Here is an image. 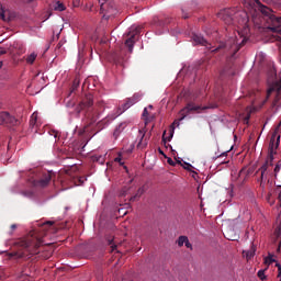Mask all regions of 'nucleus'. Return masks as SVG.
I'll list each match as a JSON object with an SVG mask.
<instances>
[{
  "label": "nucleus",
  "instance_id": "9d476101",
  "mask_svg": "<svg viewBox=\"0 0 281 281\" xmlns=\"http://www.w3.org/2000/svg\"><path fill=\"white\" fill-rule=\"evenodd\" d=\"M18 124H19V120L10 115V113L8 112L0 113V126H16Z\"/></svg>",
  "mask_w": 281,
  "mask_h": 281
},
{
  "label": "nucleus",
  "instance_id": "ea45409f",
  "mask_svg": "<svg viewBox=\"0 0 281 281\" xmlns=\"http://www.w3.org/2000/svg\"><path fill=\"white\" fill-rule=\"evenodd\" d=\"M278 191H279V196H278V199H281V187H278Z\"/></svg>",
  "mask_w": 281,
  "mask_h": 281
},
{
  "label": "nucleus",
  "instance_id": "2eb2a0df",
  "mask_svg": "<svg viewBox=\"0 0 281 281\" xmlns=\"http://www.w3.org/2000/svg\"><path fill=\"white\" fill-rule=\"evenodd\" d=\"M114 63L115 65H120L121 67H124V64L126 63V58H124L123 55H115Z\"/></svg>",
  "mask_w": 281,
  "mask_h": 281
},
{
  "label": "nucleus",
  "instance_id": "6ab92c4d",
  "mask_svg": "<svg viewBox=\"0 0 281 281\" xmlns=\"http://www.w3.org/2000/svg\"><path fill=\"white\" fill-rule=\"evenodd\" d=\"M54 9L57 12H65V4L63 2H60V1H57Z\"/></svg>",
  "mask_w": 281,
  "mask_h": 281
},
{
  "label": "nucleus",
  "instance_id": "f3484780",
  "mask_svg": "<svg viewBox=\"0 0 281 281\" xmlns=\"http://www.w3.org/2000/svg\"><path fill=\"white\" fill-rule=\"evenodd\" d=\"M36 120H37V114L33 113L30 120V126L32 131H34V127L36 126Z\"/></svg>",
  "mask_w": 281,
  "mask_h": 281
},
{
  "label": "nucleus",
  "instance_id": "4c0bfd02",
  "mask_svg": "<svg viewBox=\"0 0 281 281\" xmlns=\"http://www.w3.org/2000/svg\"><path fill=\"white\" fill-rule=\"evenodd\" d=\"M10 229H11V234H12V232H14V229H16V224H12V225L10 226Z\"/></svg>",
  "mask_w": 281,
  "mask_h": 281
},
{
  "label": "nucleus",
  "instance_id": "aec40b11",
  "mask_svg": "<svg viewBox=\"0 0 281 281\" xmlns=\"http://www.w3.org/2000/svg\"><path fill=\"white\" fill-rule=\"evenodd\" d=\"M34 60H36V54L32 53L31 55H29L26 57V63H29V65H34Z\"/></svg>",
  "mask_w": 281,
  "mask_h": 281
},
{
  "label": "nucleus",
  "instance_id": "9b49d317",
  "mask_svg": "<svg viewBox=\"0 0 281 281\" xmlns=\"http://www.w3.org/2000/svg\"><path fill=\"white\" fill-rule=\"evenodd\" d=\"M280 91H281V79L279 81L273 82L268 91H267V99L271 98L272 93H276L274 102H280Z\"/></svg>",
  "mask_w": 281,
  "mask_h": 281
},
{
  "label": "nucleus",
  "instance_id": "79ce46f5",
  "mask_svg": "<svg viewBox=\"0 0 281 281\" xmlns=\"http://www.w3.org/2000/svg\"><path fill=\"white\" fill-rule=\"evenodd\" d=\"M280 249H281V241L279 243L278 248H277L278 254H280Z\"/></svg>",
  "mask_w": 281,
  "mask_h": 281
},
{
  "label": "nucleus",
  "instance_id": "09e8293b",
  "mask_svg": "<svg viewBox=\"0 0 281 281\" xmlns=\"http://www.w3.org/2000/svg\"><path fill=\"white\" fill-rule=\"evenodd\" d=\"M221 157H225V153L221 155Z\"/></svg>",
  "mask_w": 281,
  "mask_h": 281
},
{
  "label": "nucleus",
  "instance_id": "4468645a",
  "mask_svg": "<svg viewBox=\"0 0 281 281\" xmlns=\"http://www.w3.org/2000/svg\"><path fill=\"white\" fill-rule=\"evenodd\" d=\"M125 128H126V123H121L119 126L115 127L114 133H113V136L115 137V139H117V137H120V134Z\"/></svg>",
  "mask_w": 281,
  "mask_h": 281
},
{
  "label": "nucleus",
  "instance_id": "49530a36",
  "mask_svg": "<svg viewBox=\"0 0 281 281\" xmlns=\"http://www.w3.org/2000/svg\"><path fill=\"white\" fill-rule=\"evenodd\" d=\"M1 67H3V61H0V69H1Z\"/></svg>",
  "mask_w": 281,
  "mask_h": 281
},
{
  "label": "nucleus",
  "instance_id": "2f4dec72",
  "mask_svg": "<svg viewBox=\"0 0 281 281\" xmlns=\"http://www.w3.org/2000/svg\"><path fill=\"white\" fill-rule=\"evenodd\" d=\"M167 164H169V166H176L177 162H175V160H172V158H168Z\"/></svg>",
  "mask_w": 281,
  "mask_h": 281
},
{
  "label": "nucleus",
  "instance_id": "4be33fe9",
  "mask_svg": "<svg viewBox=\"0 0 281 281\" xmlns=\"http://www.w3.org/2000/svg\"><path fill=\"white\" fill-rule=\"evenodd\" d=\"M132 100V102H134V104H137V102H139V100H142V94L139 93H135L132 98H130Z\"/></svg>",
  "mask_w": 281,
  "mask_h": 281
},
{
  "label": "nucleus",
  "instance_id": "c9c22d12",
  "mask_svg": "<svg viewBox=\"0 0 281 281\" xmlns=\"http://www.w3.org/2000/svg\"><path fill=\"white\" fill-rule=\"evenodd\" d=\"M143 117H148V108H145L143 111Z\"/></svg>",
  "mask_w": 281,
  "mask_h": 281
},
{
  "label": "nucleus",
  "instance_id": "39448f33",
  "mask_svg": "<svg viewBox=\"0 0 281 281\" xmlns=\"http://www.w3.org/2000/svg\"><path fill=\"white\" fill-rule=\"evenodd\" d=\"M259 10L263 16H267L266 21L269 25V30L278 32V29L281 27V16H277L273 14V10L262 4H260Z\"/></svg>",
  "mask_w": 281,
  "mask_h": 281
},
{
  "label": "nucleus",
  "instance_id": "a19ab883",
  "mask_svg": "<svg viewBox=\"0 0 281 281\" xmlns=\"http://www.w3.org/2000/svg\"><path fill=\"white\" fill-rule=\"evenodd\" d=\"M45 225H54V222H52V221H47L46 223H45Z\"/></svg>",
  "mask_w": 281,
  "mask_h": 281
},
{
  "label": "nucleus",
  "instance_id": "1a4fd4ad",
  "mask_svg": "<svg viewBox=\"0 0 281 281\" xmlns=\"http://www.w3.org/2000/svg\"><path fill=\"white\" fill-rule=\"evenodd\" d=\"M234 14H236L234 9H224L218 12L217 16L224 21L226 25H234L236 23L234 20Z\"/></svg>",
  "mask_w": 281,
  "mask_h": 281
},
{
  "label": "nucleus",
  "instance_id": "a18cd8bd",
  "mask_svg": "<svg viewBox=\"0 0 281 281\" xmlns=\"http://www.w3.org/2000/svg\"><path fill=\"white\" fill-rule=\"evenodd\" d=\"M2 54H5V50H1V52H0V56H2Z\"/></svg>",
  "mask_w": 281,
  "mask_h": 281
},
{
  "label": "nucleus",
  "instance_id": "5701e85b",
  "mask_svg": "<svg viewBox=\"0 0 281 281\" xmlns=\"http://www.w3.org/2000/svg\"><path fill=\"white\" fill-rule=\"evenodd\" d=\"M273 262H276L273 256L269 255L268 257L265 258V265H273Z\"/></svg>",
  "mask_w": 281,
  "mask_h": 281
},
{
  "label": "nucleus",
  "instance_id": "473e14b6",
  "mask_svg": "<svg viewBox=\"0 0 281 281\" xmlns=\"http://www.w3.org/2000/svg\"><path fill=\"white\" fill-rule=\"evenodd\" d=\"M184 245L188 249H192V244L190 243L189 239L186 240Z\"/></svg>",
  "mask_w": 281,
  "mask_h": 281
},
{
  "label": "nucleus",
  "instance_id": "20e7f679",
  "mask_svg": "<svg viewBox=\"0 0 281 281\" xmlns=\"http://www.w3.org/2000/svg\"><path fill=\"white\" fill-rule=\"evenodd\" d=\"M207 109H210V108L198 105L194 102L187 103V105L179 112L180 119L173 121L172 130H171L170 136L168 138H166V136H165L166 132H164V135H162L164 144H166L167 139H168V142H170V139H172V135H175V126H179V122H182V120H186V117H188V115H190V113H201V111H207Z\"/></svg>",
  "mask_w": 281,
  "mask_h": 281
},
{
  "label": "nucleus",
  "instance_id": "f704fd0d",
  "mask_svg": "<svg viewBox=\"0 0 281 281\" xmlns=\"http://www.w3.org/2000/svg\"><path fill=\"white\" fill-rule=\"evenodd\" d=\"M247 23H249V19L244 18L241 21V25L245 27V25H247Z\"/></svg>",
  "mask_w": 281,
  "mask_h": 281
},
{
  "label": "nucleus",
  "instance_id": "7c9ffc66",
  "mask_svg": "<svg viewBox=\"0 0 281 281\" xmlns=\"http://www.w3.org/2000/svg\"><path fill=\"white\" fill-rule=\"evenodd\" d=\"M276 267L278 268V278H280V281H281V265L280 263H277Z\"/></svg>",
  "mask_w": 281,
  "mask_h": 281
},
{
  "label": "nucleus",
  "instance_id": "3c124183",
  "mask_svg": "<svg viewBox=\"0 0 281 281\" xmlns=\"http://www.w3.org/2000/svg\"><path fill=\"white\" fill-rule=\"evenodd\" d=\"M29 1H34V0H29Z\"/></svg>",
  "mask_w": 281,
  "mask_h": 281
},
{
  "label": "nucleus",
  "instance_id": "ddd939ff",
  "mask_svg": "<svg viewBox=\"0 0 281 281\" xmlns=\"http://www.w3.org/2000/svg\"><path fill=\"white\" fill-rule=\"evenodd\" d=\"M139 133L142 135V137L137 144V148L144 149L148 146V138H144V137H146V134L144 133V131L139 130Z\"/></svg>",
  "mask_w": 281,
  "mask_h": 281
},
{
  "label": "nucleus",
  "instance_id": "f03ea898",
  "mask_svg": "<svg viewBox=\"0 0 281 281\" xmlns=\"http://www.w3.org/2000/svg\"><path fill=\"white\" fill-rule=\"evenodd\" d=\"M191 38L195 45H202L203 47H206V49L212 54H216L221 52V49H225V52H233V54H238V52L240 50V45H238V41L236 40V37H231L225 43L220 42V44L215 48L201 34L193 33Z\"/></svg>",
  "mask_w": 281,
  "mask_h": 281
},
{
  "label": "nucleus",
  "instance_id": "c03bdc74",
  "mask_svg": "<svg viewBox=\"0 0 281 281\" xmlns=\"http://www.w3.org/2000/svg\"><path fill=\"white\" fill-rule=\"evenodd\" d=\"M135 199H137V195L131 198V201H135Z\"/></svg>",
  "mask_w": 281,
  "mask_h": 281
},
{
  "label": "nucleus",
  "instance_id": "cd10ccee",
  "mask_svg": "<svg viewBox=\"0 0 281 281\" xmlns=\"http://www.w3.org/2000/svg\"><path fill=\"white\" fill-rule=\"evenodd\" d=\"M78 87H80V80L75 79L72 83V89L76 90Z\"/></svg>",
  "mask_w": 281,
  "mask_h": 281
},
{
  "label": "nucleus",
  "instance_id": "c85d7f7f",
  "mask_svg": "<svg viewBox=\"0 0 281 281\" xmlns=\"http://www.w3.org/2000/svg\"><path fill=\"white\" fill-rule=\"evenodd\" d=\"M183 168L184 170H192V165H190L189 162H184Z\"/></svg>",
  "mask_w": 281,
  "mask_h": 281
},
{
  "label": "nucleus",
  "instance_id": "e433bc0d",
  "mask_svg": "<svg viewBox=\"0 0 281 281\" xmlns=\"http://www.w3.org/2000/svg\"><path fill=\"white\" fill-rule=\"evenodd\" d=\"M250 117H251V114H247V115L245 116V122H246V124L249 123Z\"/></svg>",
  "mask_w": 281,
  "mask_h": 281
},
{
  "label": "nucleus",
  "instance_id": "393cba45",
  "mask_svg": "<svg viewBox=\"0 0 281 281\" xmlns=\"http://www.w3.org/2000/svg\"><path fill=\"white\" fill-rule=\"evenodd\" d=\"M0 19H2V21H8V19L5 18V10H3V7H0Z\"/></svg>",
  "mask_w": 281,
  "mask_h": 281
},
{
  "label": "nucleus",
  "instance_id": "8fccbe9b",
  "mask_svg": "<svg viewBox=\"0 0 281 281\" xmlns=\"http://www.w3.org/2000/svg\"><path fill=\"white\" fill-rule=\"evenodd\" d=\"M236 16H240V14L236 13Z\"/></svg>",
  "mask_w": 281,
  "mask_h": 281
},
{
  "label": "nucleus",
  "instance_id": "37998d69",
  "mask_svg": "<svg viewBox=\"0 0 281 281\" xmlns=\"http://www.w3.org/2000/svg\"><path fill=\"white\" fill-rule=\"evenodd\" d=\"M182 18H183V19H189L190 15H189V14H183Z\"/></svg>",
  "mask_w": 281,
  "mask_h": 281
},
{
  "label": "nucleus",
  "instance_id": "58836bf2",
  "mask_svg": "<svg viewBox=\"0 0 281 281\" xmlns=\"http://www.w3.org/2000/svg\"><path fill=\"white\" fill-rule=\"evenodd\" d=\"M138 194H144V188L138 189Z\"/></svg>",
  "mask_w": 281,
  "mask_h": 281
},
{
  "label": "nucleus",
  "instance_id": "b1692460",
  "mask_svg": "<svg viewBox=\"0 0 281 281\" xmlns=\"http://www.w3.org/2000/svg\"><path fill=\"white\" fill-rule=\"evenodd\" d=\"M258 278L262 281L267 280V276H265V270H259L257 273Z\"/></svg>",
  "mask_w": 281,
  "mask_h": 281
},
{
  "label": "nucleus",
  "instance_id": "0eeeda50",
  "mask_svg": "<svg viewBox=\"0 0 281 281\" xmlns=\"http://www.w3.org/2000/svg\"><path fill=\"white\" fill-rule=\"evenodd\" d=\"M134 101L128 98L126 99L125 103L119 108V111L116 114H109L104 120L100 121L97 126L98 128H100V131H102V128H104V126H102V124H106V122H113V120H115V117H119V115H122V113H124V111H128V109H131V106H133Z\"/></svg>",
  "mask_w": 281,
  "mask_h": 281
},
{
  "label": "nucleus",
  "instance_id": "7ed1b4c3",
  "mask_svg": "<svg viewBox=\"0 0 281 281\" xmlns=\"http://www.w3.org/2000/svg\"><path fill=\"white\" fill-rule=\"evenodd\" d=\"M19 245L23 250L12 252L11 256H15V258H27L29 256L41 254L43 239L35 232H32L26 239L20 240Z\"/></svg>",
  "mask_w": 281,
  "mask_h": 281
},
{
  "label": "nucleus",
  "instance_id": "bb28decb",
  "mask_svg": "<svg viewBox=\"0 0 281 281\" xmlns=\"http://www.w3.org/2000/svg\"><path fill=\"white\" fill-rule=\"evenodd\" d=\"M114 161H115L116 164H120V166H124V161H122V155H121V154H119V157H116V158L114 159Z\"/></svg>",
  "mask_w": 281,
  "mask_h": 281
},
{
  "label": "nucleus",
  "instance_id": "dca6fc26",
  "mask_svg": "<svg viewBox=\"0 0 281 281\" xmlns=\"http://www.w3.org/2000/svg\"><path fill=\"white\" fill-rule=\"evenodd\" d=\"M108 245L111 247V251H115V249H117V241L115 238H108Z\"/></svg>",
  "mask_w": 281,
  "mask_h": 281
},
{
  "label": "nucleus",
  "instance_id": "de8ad7c7",
  "mask_svg": "<svg viewBox=\"0 0 281 281\" xmlns=\"http://www.w3.org/2000/svg\"><path fill=\"white\" fill-rule=\"evenodd\" d=\"M146 124H148V119H145Z\"/></svg>",
  "mask_w": 281,
  "mask_h": 281
},
{
  "label": "nucleus",
  "instance_id": "412c9836",
  "mask_svg": "<svg viewBox=\"0 0 281 281\" xmlns=\"http://www.w3.org/2000/svg\"><path fill=\"white\" fill-rule=\"evenodd\" d=\"M187 240H188V236H180L178 238V247H183V245H186Z\"/></svg>",
  "mask_w": 281,
  "mask_h": 281
},
{
  "label": "nucleus",
  "instance_id": "c756f323",
  "mask_svg": "<svg viewBox=\"0 0 281 281\" xmlns=\"http://www.w3.org/2000/svg\"><path fill=\"white\" fill-rule=\"evenodd\" d=\"M274 235L277 236V238L279 236H281V226H279L276 231H274Z\"/></svg>",
  "mask_w": 281,
  "mask_h": 281
},
{
  "label": "nucleus",
  "instance_id": "6e6552de",
  "mask_svg": "<svg viewBox=\"0 0 281 281\" xmlns=\"http://www.w3.org/2000/svg\"><path fill=\"white\" fill-rule=\"evenodd\" d=\"M142 34V26H132L126 34L125 45L128 48L130 54H133V47H135V36Z\"/></svg>",
  "mask_w": 281,
  "mask_h": 281
},
{
  "label": "nucleus",
  "instance_id": "a878e982",
  "mask_svg": "<svg viewBox=\"0 0 281 281\" xmlns=\"http://www.w3.org/2000/svg\"><path fill=\"white\" fill-rule=\"evenodd\" d=\"M281 170V160L274 167V177H278V172Z\"/></svg>",
  "mask_w": 281,
  "mask_h": 281
},
{
  "label": "nucleus",
  "instance_id": "a211bd4d",
  "mask_svg": "<svg viewBox=\"0 0 281 281\" xmlns=\"http://www.w3.org/2000/svg\"><path fill=\"white\" fill-rule=\"evenodd\" d=\"M92 161L97 162V164H104V156L100 155H94L92 156Z\"/></svg>",
  "mask_w": 281,
  "mask_h": 281
},
{
  "label": "nucleus",
  "instance_id": "f8f14e48",
  "mask_svg": "<svg viewBox=\"0 0 281 281\" xmlns=\"http://www.w3.org/2000/svg\"><path fill=\"white\" fill-rule=\"evenodd\" d=\"M49 181H52V172H45L43 177L38 180L33 181L34 188H47L49 186Z\"/></svg>",
  "mask_w": 281,
  "mask_h": 281
},
{
  "label": "nucleus",
  "instance_id": "72a5a7b5",
  "mask_svg": "<svg viewBox=\"0 0 281 281\" xmlns=\"http://www.w3.org/2000/svg\"><path fill=\"white\" fill-rule=\"evenodd\" d=\"M254 254H256V250L248 251L246 256L247 258H254Z\"/></svg>",
  "mask_w": 281,
  "mask_h": 281
},
{
  "label": "nucleus",
  "instance_id": "423d86ee",
  "mask_svg": "<svg viewBox=\"0 0 281 281\" xmlns=\"http://www.w3.org/2000/svg\"><path fill=\"white\" fill-rule=\"evenodd\" d=\"M101 14H103V19L109 20L112 16L117 14V8L115 7V1L113 0H99Z\"/></svg>",
  "mask_w": 281,
  "mask_h": 281
},
{
  "label": "nucleus",
  "instance_id": "f257e3e1",
  "mask_svg": "<svg viewBox=\"0 0 281 281\" xmlns=\"http://www.w3.org/2000/svg\"><path fill=\"white\" fill-rule=\"evenodd\" d=\"M106 109V103L104 101L99 100L95 102L93 105V95L92 94H86L80 103L78 104L76 111L77 113H82L85 112V117L91 126V124H95L98 120H100V115L104 113Z\"/></svg>",
  "mask_w": 281,
  "mask_h": 281
}]
</instances>
